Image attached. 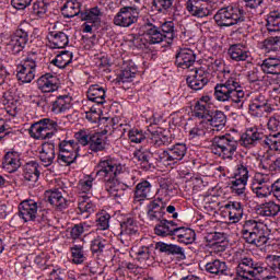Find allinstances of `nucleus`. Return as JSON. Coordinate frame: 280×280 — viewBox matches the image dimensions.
I'll list each match as a JSON object with an SVG mask.
<instances>
[{
  "label": "nucleus",
  "instance_id": "1",
  "mask_svg": "<svg viewBox=\"0 0 280 280\" xmlns=\"http://www.w3.org/2000/svg\"><path fill=\"white\" fill-rule=\"evenodd\" d=\"M98 180L104 183L105 190L113 198H122L128 185L119 182V176L126 172V167L116 159L103 158L95 167Z\"/></svg>",
  "mask_w": 280,
  "mask_h": 280
},
{
  "label": "nucleus",
  "instance_id": "2",
  "mask_svg": "<svg viewBox=\"0 0 280 280\" xmlns=\"http://www.w3.org/2000/svg\"><path fill=\"white\" fill-rule=\"evenodd\" d=\"M214 97L217 102L231 104L234 108H244L246 92L242 88V74L236 72H224L223 83L214 86Z\"/></svg>",
  "mask_w": 280,
  "mask_h": 280
},
{
  "label": "nucleus",
  "instance_id": "3",
  "mask_svg": "<svg viewBox=\"0 0 280 280\" xmlns=\"http://www.w3.org/2000/svg\"><path fill=\"white\" fill-rule=\"evenodd\" d=\"M252 191L257 198H268L270 194L280 200V178L272 183L269 174L256 173L252 179Z\"/></svg>",
  "mask_w": 280,
  "mask_h": 280
},
{
  "label": "nucleus",
  "instance_id": "4",
  "mask_svg": "<svg viewBox=\"0 0 280 280\" xmlns=\"http://www.w3.org/2000/svg\"><path fill=\"white\" fill-rule=\"evenodd\" d=\"M266 233V224L259 220L249 219L244 222L242 229L243 240L252 246L261 248L268 244V236Z\"/></svg>",
  "mask_w": 280,
  "mask_h": 280
},
{
  "label": "nucleus",
  "instance_id": "5",
  "mask_svg": "<svg viewBox=\"0 0 280 280\" xmlns=\"http://www.w3.org/2000/svg\"><path fill=\"white\" fill-rule=\"evenodd\" d=\"M268 267L264 266V262L254 260L250 257H242L236 267V275L241 280L259 279V277L266 276Z\"/></svg>",
  "mask_w": 280,
  "mask_h": 280
},
{
  "label": "nucleus",
  "instance_id": "6",
  "mask_svg": "<svg viewBox=\"0 0 280 280\" xmlns=\"http://www.w3.org/2000/svg\"><path fill=\"white\" fill-rule=\"evenodd\" d=\"M240 143L231 133H225L223 136L214 137L212 141V154L220 156L224 160H233L235 152H237V147Z\"/></svg>",
  "mask_w": 280,
  "mask_h": 280
},
{
  "label": "nucleus",
  "instance_id": "7",
  "mask_svg": "<svg viewBox=\"0 0 280 280\" xmlns=\"http://www.w3.org/2000/svg\"><path fill=\"white\" fill-rule=\"evenodd\" d=\"M187 154V145L185 143H176L166 150H158L153 153V158L160 165L164 167H172L178 161H183Z\"/></svg>",
  "mask_w": 280,
  "mask_h": 280
},
{
  "label": "nucleus",
  "instance_id": "8",
  "mask_svg": "<svg viewBox=\"0 0 280 280\" xmlns=\"http://www.w3.org/2000/svg\"><path fill=\"white\" fill-rule=\"evenodd\" d=\"M214 22L219 27H233V25L244 22V11L237 5L221 8L214 14Z\"/></svg>",
  "mask_w": 280,
  "mask_h": 280
},
{
  "label": "nucleus",
  "instance_id": "9",
  "mask_svg": "<svg viewBox=\"0 0 280 280\" xmlns=\"http://www.w3.org/2000/svg\"><path fill=\"white\" fill-rule=\"evenodd\" d=\"M38 62V55L36 52H30L18 66H16V79L22 84H31L36 78V67Z\"/></svg>",
  "mask_w": 280,
  "mask_h": 280
},
{
  "label": "nucleus",
  "instance_id": "10",
  "mask_svg": "<svg viewBox=\"0 0 280 280\" xmlns=\"http://www.w3.org/2000/svg\"><path fill=\"white\" fill-rule=\"evenodd\" d=\"M56 130H58V122L56 120L51 118H43L31 125L28 135L36 141H45V139H51Z\"/></svg>",
  "mask_w": 280,
  "mask_h": 280
},
{
  "label": "nucleus",
  "instance_id": "11",
  "mask_svg": "<svg viewBox=\"0 0 280 280\" xmlns=\"http://www.w3.org/2000/svg\"><path fill=\"white\" fill-rule=\"evenodd\" d=\"M58 150L57 161L59 165H71L80 156V144L75 140H60Z\"/></svg>",
  "mask_w": 280,
  "mask_h": 280
},
{
  "label": "nucleus",
  "instance_id": "12",
  "mask_svg": "<svg viewBox=\"0 0 280 280\" xmlns=\"http://www.w3.org/2000/svg\"><path fill=\"white\" fill-rule=\"evenodd\" d=\"M165 38L167 36L161 32L156 22L154 24L148 23L144 33L136 39V43H141L139 47H148V45H161Z\"/></svg>",
  "mask_w": 280,
  "mask_h": 280
},
{
  "label": "nucleus",
  "instance_id": "13",
  "mask_svg": "<svg viewBox=\"0 0 280 280\" xmlns=\"http://www.w3.org/2000/svg\"><path fill=\"white\" fill-rule=\"evenodd\" d=\"M141 11L138 7H122L114 16V24L118 27H131L139 21Z\"/></svg>",
  "mask_w": 280,
  "mask_h": 280
},
{
  "label": "nucleus",
  "instance_id": "14",
  "mask_svg": "<svg viewBox=\"0 0 280 280\" xmlns=\"http://www.w3.org/2000/svg\"><path fill=\"white\" fill-rule=\"evenodd\" d=\"M209 72L207 66L201 65L199 68H194L186 78V82L192 91H202L209 84Z\"/></svg>",
  "mask_w": 280,
  "mask_h": 280
},
{
  "label": "nucleus",
  "instance_id": "15",
  "mask_svg": "<svg viewBox=\"0 0 280 280\" xmlns=\"http://www.w3.org/2000/svg\"><path fill=\"white\" fill-rule=\"evenodd\" d=\"M28 40L30 34L27 31H25V28H23V24H21L8 40L7 51L13 56L19 55L20 51L25 49V45H27Z\"/></svg>",
  "mask_w": 280,
  "mask_h": 280
},
{
  "label": "nucleus",
  "instance_id": "16",
  "mask_svg": "<svg viewBox=\"0 0 280 280\" xmlns=\"http://www.w3.org/2000/svg\"><path fill=\"white\" fill-rule=\"evenodd\" d=\"M264 139H266V135L255 125L247 127L246 131L241 137L242 145L248 149L255 148L259 145V143L264 145Z\"/></svg>",
  "mask_w": 280,
  "mask_h": 280
},
{
  "label": "nucleus",
  "instance_id": "17",
  "mask_svg": "<svg viewBox=\"0 0 280 280\" xmlns=\"http://www.w3.org/2000/svg\"><path fill=\"white\" fill-rule=\"evenodd\" d=\"M133 257L141 266H144V268L152 266L154 264V255L156 250V245H142L139 247H133L132 249Z\"/></svg>",
  "mask_w": 280,
  "mask_h": 280
},
{
  "label": "nucleus",
  "instance_id": "18",
  "mask_svg": "<svg viewBox=\"0 0 280 280\" xmlns=\"http://www.w3.org/2000/svg\"><path fill=\"white\" fill-rule=\"evenodd\" d=\"M186 10L196 19H205L211 14V4L207 0H187Z\"/></svg>",
  "mask_w": 280,
  "mask_h": 280
},
{
  "label": "nucleus",
  "instance_id": "19",
  "mask_svg": "<svg viewBox=\"0 0 280 280\" xmlns=\"http://www.w3.org/2000/svg\"><path fill=\"white\" fill-rule=\"evenodd\" d=\"M38 215V202L34 199H25L19 205V217L23 222H36Z\"/></svg>",
  "mask_w": 280,
  "mask_h": 280
},
{
  "label": "nucleus",
  "instance_id": "20",
  "mask_svg": "<svg viewBox=\"0 0 280 280\" xmlns=\"http://www.w3.org/2000/svg\"><path fill=\"white\" fill-rule=\"evenodd\" d=\"M120 242L125 246H130L132 242V236L139 233V225L137 221L132 218H128L120 224Z\"/></svg>",
  "mask_w": 280,
  "mask_h": 280
},
{
  "label": "nucleus",
  "instance_id": "21",
  "mask_svg": "<svg viewBox=\"0 0 280 280\" xmlns=\"http://www.w3.org/2000/svg\"><path fill=\"white\" fill-rule=\"evenodd\" d=\"M255 167V158H243L235 166L234 178L248 182V178H250V172H253Z\"/></svg>",
  "mask_w": 280,
  "mask_h": 280
},
{
  "label": "nucleus",
  "instance_id": "22",
  "mask_svg": "<svg viewBox=\"0 0 280 280\" xmlns=\"http://www.w3.org/2000/svg\"><path fill=\"white\" fill-rule=\"evenodd\" d=\"M37 89L42 93H56L60 89V80L51 73L43 74L37 79Z\"/></svg>",
  "mask_w": 280,
  "mask_h": 280
},
{
  "label": "nucleus",
  "instance_id": "23",
  "mask_svg": "<svg viewBox=\"0 0 280 280\" xmlns=\"http://www.w3.org/2000/svg\"><path fill=\"white\" fill-rule=\"evenodd\" d=\"M206 272L214 277H233V271L226 265V261L220 259H212L205 266Z\"/></svg>",
  "mask_w": 280,
  "mask_h": 280
},
{
  "label": "nucleus",
  "instance_id": "24",
  "mask_svg": "<svg viewBox=\"0 0 280 280\" xmlns=\"http://www.w3.org/2000/svg\"><path fill=\"white\" fill-rule=\"evenodd\" d=\"M73 108V98L69 95H59L50 103V110L54 115H65L69 109Z\"/></svg>",
  "mask_w": 280,
  "mask_h": 280
},
{
  "label": "nucleus",
  "instance_id": "25",
  "mask_svg": "<svg viewBox=\"0 0 280 280\" xmlns=\"http://www.w3.org/2000/svg\"><path fill=\"white\" fill-rule=\"evenodd\" d=\"M213 104V98L209 95L201 96L195 104L194 115L198 119H205L211 115V105Z\"/></svg>",
  "mask_w": 280,
  "mask_h": 280
},
{
  "label": "nucleus",
  "instance_id": "26",
  "mask_svg": "<svg viewBox=\"0 0 280 280\" xmlns=\"http://www.w3.org/2000/svg\"><path fill=\"white\" fill-rule=\"evenodd\" d=\"M165 207L167 205L158 201L156 199L151 200L147 206V218L150 222H160L165 215Z\"/></svg>",
  "mask_w": 280,
  "mask_h": 280
},
{
  "label": "nucleus",
  "instance_id": "27",
  "mask_svg": "<svg viewBox=\"0 0 280 280\" xmlns=\"http://www.w3.org/2000/svg\"><path fill=\"white\" fill-rule=\"evenodd\" d=\"M110 246V232L96 235L90 243L93 255H102Z\"/></svg>",
  "mask_w": 280,
  "mask_h": 280
},
{
  "label": "nucleus",
  "instance_id": "28",
  "mask_svg": "<svg viewBox=\"0 0 280 280\" xmlns=\"http://www.w3.org/2000/svg\"><path fill=\"white\" fill-rule=\"evenodd\" d=\"M196 62V52L190 48H180L176 54L175 65L180 69H189Z\"/></svg>",
  "mask_w": 280,
  "mask_h": 280
},
{
  "label": "nucleus",
  "instance_id": "29",
  "mask_svg": "<svg viewBox=\"0 0 280 280\" xmlns=\"http://www.w3.org/2000/svg\"><path fill=\"white\" fill-rule=\"evenodd\" d=\"M47 40L50 49H65L69 45V35L60 31H50Z\"/></svg>",
  "mask_w": 280,
  "mask_h": 280
},
{
  "label": "nucleus",
  "instance_id": "30",
  "mask_svg": "<svg viewBox=\"0 0 280 280\" xmlns=\"http://www.w3.org/2000/svg\"><path fill=\"white\" fill-rule=\"evenodd\" d=\"M175 194H176V188L174 187V184H172L171 180L168 179L161 180L160 188L158 189V197L155 198V200L167 206L170 200L174 198Z\"/></svg>",
  "mask_w": 280,
  "mask_h": 280
},
{
  "label": "nucleus",
  "instance_id": "31",
  "mask_svg": "<svg viewBox=\"0 0 280 280\" xmlns=\"http://www.w3.org/2000/svg\"><path fill=\"white\" fill-rule=\"evenodd\" d=\"M206 124L211 128V135L214 132H220L224 126H226V115L221 110L212 112L208 118H206Z\"/></svg>",
  "mask_w": 280,
  "mask_h": 280
},
{
  "label": "nucleus",
  "instance_id": "32",
  "mask_svg": "<svg viewBox=\"0 0 280 280\" xmlns=\"http://www.w3.org/2000/svg\"><path fill=\"white\" fill-rule=\"evenodd\" d=\"M2 167L9 174H14L21 167V153L16 151H9L4 154Z\"/></svg>",
  "mask_w": 280,
  "mask_h": 280
},
{
  "label": "nucleus",
  "instance_id": "33",
  "mask_svg": "<svg viewBox=\"0 0 280 280\" xmlns=\"http://www.w3.org/2000/svg\"><path fill=\"white\" fill-rule=\"evenodd\" d=\"M44 196L49 205H51L56 209H59V211H62V209H67V207H69V202L62 196V192L58 189L46 190Z\"/></svg>",
  "mask_w": 280,
  "mask_h": 280
},
{
  "label": "nucleus",
  "instance_id": "34",
  "mask_svg": "<svg viewBox=\"0 0 280 280\" xmlns=\"http://www.w3.org/2000/svg\"><path fill=\"white\" fill-rule=\"evenodd\" d=\"M24 179L30 183L32 187L38 183L40 178V164L36 161H30L24 165Z\"/></svg>",
  "mask_w": 280,
  "mask_h": 280
},
{
  "label": "nucleus",
  "instance_id": "35",
  "mask_svg": "<svg viewBox=\"0 0 280 280\" xmlns=\"http://www.w3.org/2000/svg\"><path fill=\"white\" fill-rule=\"evenodd\" d=\"M88 102H93L96 106L106 104V89L100 84L90 85L86 92Z\"/></svg>",
  "mask_w": 280,
  "mask_h": 280
},
{
  "label": "nucleus",
  "instance_id": "36",
  "mask_svg": "<svg viewBox=\"0 0 280 280\" xmlns=\"http://www.w3.org/2000/svg\"><path fill=\"white\" fill-rule=\"evenodd\" d=\"M228 55L234 62H246L250 58V50L243 44H234L228 49Z\"/></svg>",
  "mask_w": 280,
  "mask_h": 280
},
{
  "label": "nucleus",
  "instance_id": "37",
  "mask_svg": "<svg viewBox=\"0 0 280 280\" xmlns=\"http://www.w3.org/2000/svg\"><path fill=\"white\" fill-rule=\"evenodd\" d=\"M39 160L44 167H49L56 161V144L54 142H45L39 151Z\"/></svg>",
  "mask_w": 280,
  "mask_h": 280
},
{
  "label": "nucleus",
  "instance_id": "38",
  "mask_svg": "<svg viewBox=\"0 0 280 280\" xmlns=\"http://www.w3.org/2000/svg\"><path fill=\"white\" fill-rule=\"evenodd\" d=\"M189 139H194L198 141L199 139H203V137H212L211 127H209V122L207 120H201L195 124L188 131Z\"/></svg>",
  "mask_w": 280,
  "mask_h": 280
},
{
  "label": "nucleus",
  "instance_id": "39",
  "mask_svg": "<svg viewBox=\"0 0 280 280\" xmlns=\"http://www.w3.org/2000/svg\"><path fill=\"white\" fill-rule=\"evenodd\" d=\"M159 224L155 225L154 233L160 237H167L170 235H175L178 229V223L175 221H170L166 219H162L158 221Z\"/></svg>",
  "mask_w": 280,
  "mask_h": 280
},
{
  "label": "nucleus",
  "instance_id": "40",
  "mask_svg": "<svg viewBox=\"0 0 280 280\" xmlns=\"http://www.w3.org/2000/svg\"><path fill=\"white\" fill-rule=\"evenodd\" d=\"M150 198H152V184L148 180L138 183L133 194V202H144Z\"/></svg>",
  "mask_w": 280,
  "mask_h": 280
},
{
  "label": "nucleus",
  "instance_id": "41",
  "mask_svg": "<svg viewBox=\"0 0 280 280\" xmlns=\"http://www.w3.org/2000/svg\"><path fill=\"white\" fill-rule=\"evenodd\" d=\"M139 72L137 65L133 63L132 60L124 61L121 71L118 75L119 82H132L135 78H137V73Z\"/></svg>",
  "mask_w": 280,
  "mask_h": 280
},
{
  "label": "nucleus",
  "instance_id": "42",
  "mask_svg": "<svg viewBox=\"0 0 280 280\" xmlns=\"http://www.w3.org/2000/svg\"><path fill=\"white\" fill-rule=\"evenodd\" d=\"M224 209L225 213H228V219L230 220V222H232V224L237 223L240 220H242V217L244 215L242 203L237 201L225 205Z\"/></svg>",
  "mask_w": 280,
  "mask_h": 280
},
{
  "label": "nucleus",
  "instance_id": "43",
  "mask_svg": "<svg viewBox=\"0 0 280 280\" xmlns=\"http://www.w3.org/2000/svg\"><path fill=\"white\" fill-rule=\"evenodd\" d=\"M107 139L102 132L91 135L89 144L91 152H104L106 150Z\"/></svg>",
  "mask_w": 280,
  "mask_h": 280
},
{
  "label": "nucleus",
  "instance_id": "44",
  "mask_svg": "<svg viewBox=\"0 0 280 280\" xmlns=\"http://www.w3.org/2000/svg\"><path fill=\"white\" fill-rule=\"evenodd\" d=\"M174 237L179 244H194L196 242V232L189 228L177 226Z\"/></svg>",
  "mask_w": 280,
  "mask_h": 280
},
{
  "label": "nucleus",
  "instance_id": "45",
  "mask_svg": "<svg viewBox=\"0 0 280 280\" xmlns=\"http://www.w3.org/2000/svg\"><path fill=\"white\" fill-rule=\"evenodd\" d=\"M149 141L151 145H154L155 148H161L162 145H170L174 141V138L163 131L156 130L151 132V135L149 136Z\"/></svg>",
  "mask_w": 280,
  "mask_h": 280
},
{
  "label": "nucleus",
  "instance_id": "46",
  "mask_svg": "<svg viewBox=\"0 0 280 280\" xmlns=\"http://www.w3.org/2000/svg\"><path fill=\"white\" fill-rule=\"evenodd\" d=\"M82 4L78 0H69L67 1L63 7L61 8V14L65 19H73V16H78L81 10Z\"/></svg>",
  "mask_w": 280,
  "mask_h": 280
},
{
  "label": "nucleus",
  "instance_id": "47",
  "mask_svg": "<svg viewBox=\"0 0 280 280\" xmlns=\"http://www.w3.org/2000/svg\"><path fill=\"white\" fill-rule=\"evenodd\" d=\"M261 70L264 73H270L271 75H280V59L269 57L261 63Z\"/></svg>",
  "mask_w": 280,
  "mask_h": 280
},
{
  "label": "nucleus",
  "instance_id": "48",
  "mask_svg": "<svg viewBox=\"0 0 280 280\" xmlns=\"http://www.w3.org/2000/svg\"><path fill=\"white\" fill-rule=\"evenodd\" d=\"M72 264L82 266L88 259V254L84 250V245H72L70 247Z\"/></svg>",
  "mask_w": 280,
  "mask_h": 280
},
{
  "label": "nucleus",
  "instance_id": "49",
  "mask_svg": "<svg viewBox=\"0 0 280 280\" xmlns=\"http://www.w3.org/2000/svg\"><path fill=\"white\" fill-rule=\"evenodd\" d=\"M71 62H73V52L69 50H62L51 60V65H55L58 69H65L69 67Z\"/></svg>",
  "mask_w": 280,
  "mask_h": 280
},
{
  "label": "nucleus",
  "instance_id": "50",
  "mask_svg": "<svg viewBox=\"0 0 280 280\" xmlns=\"http://www.w3.org/2000/svg\"><path fill=\"white\" fill-rule=\"evenodd\" d=\"M95 202L91 200V197L89 195H80L78 198V209L80 213H88L91 215V213H95Z\"/></svg>",
  "mask_w": 280,
  "mask_h": 280
},
{
  "label": "nucleus",
  "instance_id": "51",
  "mask_svg": "<svg viewBox=\"0 0 280 280\" xmlns=\"http://www.w3.org/2000/svg\"><path fill=\"white\" fill-rule=\"evenodd\" d=\"M81 21H85L92 25L100 23V21H102V10L100 7H94L81 12Z\"/></svg>",
  "mask_w": 280,
  "mask_h": 280
},
{
  "label": "nucleus",
  "instance_id": "52",
  "mask_svg": "<svg viewBox=\"0 0 280 280\" xmlns=\"http://www.w3.org/2000/svg\"><path fill=\"white\" fill-rule=\"evenodd\" d=\"M279 211H280V206L275 201L265 202L258 209V213L262 218H275V215L279 214Z\"/></svg>",
  "mask_w": 280,
  "mask_h": 280
},
{
  "label": "nucleus",
  "instance_id": "53",
  "mask_svg": "<svg viewBox=\"0 0 280 280\" xmlns=\"http://www.w3.org/2000/svg\"><path fill=\"white\" fill-rule=\"evenodd\" d=\"M155 248L156 250H160V253H167V255H179V257H185V249L178 245L159 242L155 244Z\"/></svg>",
  "mask_w": 280,
  "mask_h": 280
},
{
  "label": "nucleus",
  "instance_id": "54",
  "mask_svg": "<svg viewBox=\"0 0 280 280\" xmlns=\"http://www.w3.org/2000/svg\"><path fill=\"white\" fill-rule=\"evenodd\" d=\"M267 30L270 34L280 32V13L279 11H271L267 18Z\"/></svg>",
  "mask_w": 280,
  "mask_h": 280
},
{
  "label": "nucleus",
  "instance_id": "55",
  "mask_svg": "<svg viewBox=\"0 0 280 280\" xmlns=\"http://www.w3.org/2000/svg\"><path fill=\"white\" fill-rule=\"evenodd\" d=\"M160 30L163 32L164 36L168 38V40H174L176 36L174 21L163 20L161 22H155Z\"/></svg>",
  "mask_w": 280,
  "mask_h": 280
},
{
  "label": "nucleus",
  "instance_id": "56",
  "mask_svg": "<svg viewBox=\"0 0 280 280\" xmlns=\"http://www.w3.org/2000/svg\"><path fill=\"white\" fill-rule=\"evenodd\" d=\"M262 145L273 152H280V132L266 136L262 140Z\"/></svg>",
  "mask_w": 280,
  "mask_h": 280
},
{
  "label": "nucleus",
  "instance_id": "57",
  "mask_svg": "<svg viewBox=\"0 0 280 280\" xmlns=\"http://www.w3.org/2000/svg\"><path fill=\"white\" fill-rule=\"evenodd\" d=\"M95 178L91 175H85L82 179H80L78 184V189L80 191V196H86L93 191V183Z\"/></svg>",
  "mask_w": 280,
  "mask_h": 280
},
{
  "label": "nucleus",
  "instance_id": "58",
  "mask_svg": "<svg viewBox=\"0 0 280 280\" xmlns=\"http://www.w3.org/2000/svg\"><path fill=\"white\" fill-rule=\"evenodd\" d=\"M89 231H91V225L86 222L74 224L70 230V237L71 240H80Z\"/></svg>",
  "mask_w": 280,
  "mask_h": 280
},
{
  "label": "nucleus",
  "instance_id": "59",
  "mask_svg": "<svg viewBox=\"0 0 280 280\" xmlns=\"http://www.w3.org/2000/svg\"><path fill=\"white\" fill-rule=\"evenodd\" d=\"M246 185H248L247 180L234 178L230 183V189L232 194H235V196H244L246 191Z\"/></svg>",
  "mask_w": 280,
  "mask_h": 280
},
{
  "label": "nucleus",
  "instance_id": "60",
  "mask_svg": "<svg viewBox=\"0 0 280 280\" xmlns=\"http://www.w3.org/2000/svg\"><path fill=\"white\" fill-rule=\"evenodd\" d=\"M264 48L268 54H270V51H273L275 54H278V56H280V36L265 39Z\"/></svg>",
  "mask_w": 280,
  "mask_h": 280
},
{
  "label": "nucleus",
  "instance_id": "61",
  "mask_svg": "<svg viewBox=\"0 0 280 280\" xmlns=\"http://www.w3.org/2000/svg\"><path fill=\"white\" fill-rule=\"evenodd\" d=\"M268 113H272V107L249 103V115H252V117H264V115Z\"/></svg>",
  "mask_w": 280,
  "mask_h": 280
},
{
  "label": "nucleus",
  "instance_id": "62",
  "mask_svg": "<svg viewBox=\"0 0 280 280\" xmlns=\"http://www.w3.org/2000/svg\"><path fill=\"white\" fill-rule=\"evenodd\" d=\"M96 226L98 231H108L110 228V214L101 213L96 217Z\"/></svg>",
  "mask_w": 280,
  "mask_h": 280
},
{
  "label": "nucleus",
  "instance_id": "63",
  "mask_svg": "<svg viewBox=\"0 0 280 280\" xmlns=\"http://www.w3.org/2000/svg\"><path fill=\"white\" fill-rule=\"evenodd\" d=\"M174 4V0H153V8L156 12L167 14V11Z\"/></svg>",
  "mask_w": 280,
  "mask_h": 280
},
{
  "label": "nucleus",
  "instance_id": "64",
  "mask_svg": "<svg viewBox=\"0 0 280 280\" xmlns=\"http://www.w3.org/2000/svg\"><path fill=\"white\" fill-rule=\"evenodd\" d=\"M33 15L37 19L47 16V4L44 1H37L33 4Z\"/></svg>",
  "mask_w": 280,
  "mask_h": 280
}]
</instances>
